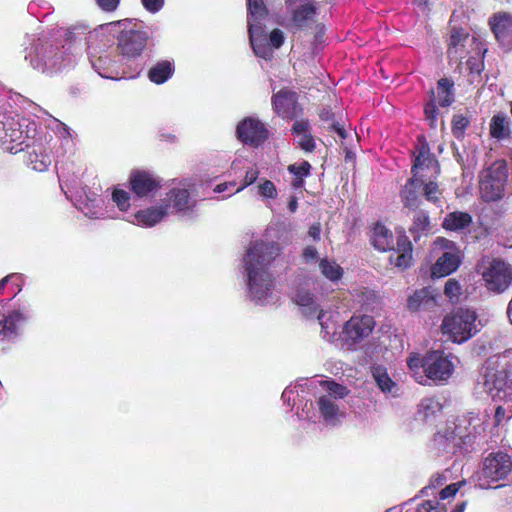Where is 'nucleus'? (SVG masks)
<instances>
[{
  "label": "nucleus",
  "mask_w": 512,
  "mask_h": 512,
  "mask_svg": "<svg viewBox=\"0 0 512 512\" xmlns=\"http://www.w3.org/2000/svg\"><path fill=\"white\" fill-rule=\"evenodd\" d=\"M477 314L468 308H459L447 315L442 322V332L455 343H463L479 331Z\"/></svg>",
  "instance_id": "6e6552de"
},
{
  "label": "nucleus",
  "mask_w": 512,
  "mask_h": 512,
  "mask_svg": "<svg viewBox=\"0 0 512 512\" xmlns=\"http://www.w3.org/2000/svg\"><path fill=\"white\" fill-rule=\"evenodd\" d=\"M130 184L133 192L142 197L157 188L158 183L153 176L145 171H135L130 176Z\"/></svg>",
  "instance_id": "bb28decb"
},
{
  "label": "nucleus",
  "mask_w": 512,
  "mask_h": 512,
  "mask_svg": "<svg viewBox=\"0 0 512 512\" xmlns=\"http://www.w3.org/2000/svg\"><path fill=\"white\" fill-rule=\"evenodd\" d=\"M414 224H429V217L423 211L418 212L415 215Z\"/></svg>",
  "instance_id": "338daca9"
},
{
  "label": "nucleus",
  "mask_w": 512,
  "mask_h": 512,
  "mask_svg": "<svg viewBox=\"0 0 512 512\" xmlns=\"http://www.w3.org/2000/svg\"><path fill=\"white\" fill-rule=\"evenodd\" d=\"M21 278H22V276L17 273H11V274L5 276L4 278H2L0 280V294L3 293L7 284L12 283V284L16 285L18 288L17 292L13 296V297H15L21 291V285L19 284V281L21 280Z\"/></svg>",
  "instance_id": "3c124183"
},
{
  "label": "nucleus",
  "mask_w": 512,
  "mask_h": 512,
  "mask_svg": "<svg viewBox=\"0 0 512 512\" xmlns=\"http://www.w3.org/2000/svg\"><path fill=\"white\" fill-rule=\"evenodd\" d=\"M485 287L493 293H502L512 283V267L500 259L484 258L478 264Z\"/></svg>",
  "instance_id": "9d476101"
},
{
  "label": "nucleus",
  "mask_w": 512,
  "mask_h": 512,
  "mask_svg": "<svg viewBox=\"0 0 512 512\" xmlns=\"http://www.w3.org/2000/svg\"><path fill=\"white\" fill-rule=\"evenodd\" d=\"M318 267L321 274L332 283L339 282L343 277V268L334 260H330L327 257L320 259Z\"/></svg>",
  "instance_id": "473e14b6"
},
{
  "label": "nucleus",
  "mask_w": 512,
  "mask_h": 512,
  "mask_svg": "<svg viewBox=\"0 0 512 512\" xmlns=\"http://www.w3.org/2000/svg\"><path fill=\"white\" fill-rule=\"evenodd\" d=\"M417 512H446V507L437 500H427L417 506Z\"/></svg>",
  "instance_id": "8fccbe9b"
},
{
  "label": "nucleus",
  "mask_w": 512,
  "mask_h": 512,
  "mask_svg": "<svg viewBox=\"0 0 512 512\" xmlns=\"http://www.w3.org/2000/svg\"><path fill=\"white\" fill-rule=\"evenodd\" d=\"M272 104L279 116L291 119L296 115L297 94L293 91L282 89L273 96Z\"/></svg>",
  "instance_id": "412c9836"
},
{
  "label": "nucleus",
  "mask_w": 512,
  "mask_h": 512,
  "mask_svg": "<svg viewBox=\"0 0 512 512\" xmlns=\"http://www.w3.org/2000/svg\"><path fill=\"white\" fill-rule=\"evenodd\" d=\"M480 194L484 201H496L500 199L504 192V185L501 184V180L495 181L488 179L480 175Z\"/></svg>",
  "instance_id": "c85d7f7f"
},
{
  "label": "nucleus",
  "mask_w": 512,
  "mask_h": 512,
  "mask_svg": "<svg viewBox=\"0 0 512 512\" xmlns=\"http://www.w3.org/2000/svg\"><path fill=\"white\" fill-rule=\"evenodd\" d=\"M331 128L340 136V138L345 139L347 137V131L339 123H333Z\"/></svg>",
  "instance_id": "774afa93"
},
{
  "label": "nucleus",
  "mask_w": 512,
  "mask_h": 512,
  "mask_svg": "<svg viewBox=\"0 0 512 512\" xmlns=\"http://www.w3.org/2000/svg\"><path fill=\"white\" fill-rule=\"evenodd\" d=\"M412 502H413V500L403 503L401 505L393 506V507L387 509L385 512H410L409 506L411 505Z\"/></svg>",
  "instance_id": "69168bd1"
},
{
  "label": "nucleus",
  "mask_w": 512,
  "mask_h": 512,
  "mask_svg": "<svg viewBox=\"0 0 512 512\" xmlns=\"http://www.w3.org/2000/svg\"><path fill=\"white\" fill-rule=\"evenodd\" d=\"M511 474L512 455L498 451L485 459L479 476V486L487 489L490 487V483L507 479Z\"/></svg>",
  "instance_id": "9b49d317"
},
{
  "label": "nucleus",
  "mask_w": 512,
  "mask_h": 512,
  "mask_svg": "<svg viewBox=\"0 0 512 512\" xmlns=\"http://www.w3.org/2000/svg\"><path fill=\"white\" fill-rule=\"evenodd\" d=\"M290 18L287 27L292 31H302L312 27L316 22L318 8L313 1L305 2L288 11Z\"/></svg>",
  "instance_id": "6ab92c4d"
},
{
  "label": "nucleus",
  "mask_w": 512,
  "mask_h": 512,
  "mask_svg": "<svg viewBox=\"0 0 512 512\" xmlns=\"http://www.w3.org/2000/svg\"><path fill=\"white\" fill-rule=\"evenodd\" d=\"M372 376L382 392L394 394L396 383L389 377L386 368L383 366L372 367Z\"/></svg>",
  "instance_id": "c9c22d12"
},
{
  "label": "nucleus",
  "mask_w": 512,
  "mask_h": 512,
  "mask_svg": "<svg viewBox=\"0 0 512 512\" xmlns=\"http://www.w3.org/2000/svg\"><path fill=\"white\" fill-rule=\"evenodd\" d=\"M431 178L432 177L423 182V186L421 188L422 196H424L426 200L430 202L437 203L439 201L441 191L437 182L433 181Z\"/></svg>",
  "instance_id": "a19ab883"
},
{
  "label": "nucleus",
  "mask_w": 512,
  "mask_h": 512,
  "mask_svg": "<svg viewBox=\"0 0 512 512\" xmlns=\"http://www.w3.org/2000/svg\"><path fill=\"white\" fill-rule=\"evenodd\" d=\"M298 145L306 152H312L315 148V142L311 135L303 134L298 139Z\"/></svg>",
  "instance_id": "864d4df0"
},
{
  "label": "nucleus",
  "mask_w": 512,
  "mask_h": 512,
  "mask_svg": "<svg viewBox=\"0 0 512 512\" xmlns=\"http://www.w3.org/2000/svg\"><path fill=\"white\" fill-rule=\"evenodd\" d=\"M424 113H425L426 120L429 122V126L431 128H436L437 127L438 109L436 107L434 98H431V100L425 105Z\"/></svg>",
  "instance_id": "de8ad7c7"
},
{
  "label": "nucleus",
  "mask_w": 512,
  "mask_h": 512,
  "mask_svg": "<svg viewBox=\"0 0 512 512\" xmlns=\"http://www.w3.org/2000/svg\"><path fill=\"white\" fill-rule=\"evenodd\" d=\"M105 26L107 28L117 27L119 29L117 50L124 59L132 60L142 54L147 44L148 35L145 31L138 29L136 23H132V20L124 19L108 23Z\"/></svg>",
  "instance_id": "423d86ee"
},
{
  "label": "nucleus",
  "mask_w": 512,
  "mask_h": 512,
  "mask_svg": "<svg viewBox=\"0 0 512 512\" xmlns=\"http://www.w3.org/2000/svg\"><path fill=\"white\" fill-rule=\"evenodd\" d=\"M258 175H259V171L256 168L249 169L245 174L244 184L241 187L237 188L235 190V192H238V191L242 190L243 188L253 184L257 180Z\"/></svg>",
  "instance_id": "13d9d810"
},
{
  "label": "nucleus",
  "mask_w": 512,
  "mask_h": 512,
  "mask_svg": "<svg viewBox=\"0 0 512 512\" xmlns=\"http://www.w3.org/2000/svg\"><path fill=\"white\" fill-rule=\"evenodd\" d=\"M311 165L307 161L299 164L289 165L288 171L295 176L292 182L294 188H301L304 184V177L310 174Z\"/></svg>",
  "instance_id": "58836bf2"
},
{
  "label": "nucleus",
  "mask_w": 512,
  "mask_h": 512,
  "mask_svg": "<svg viewBox=\"0 0 512 512\" xmlns=\"http://www.w3.org/2000/svg\"><path fill=\"white\" fill-rule=\"evenodd\" d=\"M302 259L306 264H315L320 261L318 251L313 246H306L303 249Z\"/></svg>",
  "instance_id": "603ef678"
},
{
  "label": "nucleus",
  "mask_w": 512,
  "mask_h": 512,
  "mask_svg": "<svg viewBox=\"0 0 512 512\" xmlns=\"http://www.w3.org/2000/svg\"><path fill=\"white\" fill-rule=\"evenodd\" d=\"M472 223V217L465 212H451L449 213L442 224H471Z\"/></svg>",
  "instance_id": "49530a36"
},
{
  "label": "nucleus",
  "mask_w": 512,
  "mask_h": 512,
  "mask_svg": "<svg viewBox=\"0 0 512 512\" xmlns=\"http://www.w3.org/2000/svg\"><path fill=\"white\" fill-rule=\"evenodd\" d=\"M321 386L325 393L319 396L317 400L318 411L327 424L335 426L345 416V412L339 406L338 401L345 398L349 390L334 381H321Z\"/></svg>",
  "instance_id": "1a4fd4ad"
},
{
  "label": "nucleus",
  "mask_w": 512,
  "mask_h": 512,
  "mask_svg": "<svg viewBox=\"0 0 512 512\" xmlns=\"http://www.w3.org/2000/svg\"><path fill=\"white\" fill-rule=\"evenodd\" d=\"M258 193L268 199H274L277 196V190L274 183L270 180H265L258 185Z\"/></svg>",
  "instance_id": "09e8293b"
},
{
  "label": "nucleus",
  "mask_w": 512,
  "mask_h": 512,
  "mask_svg": "<svg viewBox=\"0 0 512 512\" xmlns=\"http://www.w3.org/2000/svg\"><path fill=\"white\" fill-rule=\"evenodd\" d=\"M489 26L495 39L506 50L512 49V14L496 12L489 18Z\"/></svg>",
  "instance_id": "a211bd4d"
},
{
  "label": "nucleus",
  "mask_w": 512,
  "mask_h": 512,
  "mask_svg": "<svg viewBox=\"0 0 512 512\" xmlns=\"http://www.w3.org/2000/svg\"><path fill=\"white\" fill-rule=\"evenodd\" d=\"M411 172L412 177L406 182L400 196L404 207L415 209L422 201L423 182L439 174V165L437 160L423 147L414 159Z\"/></svg>",
  "instance_id": "7ed1b4c3"
},
{
  "label": "nucleus",
  "mask_w": 512,
  "mask_h": 512,
  "mask_svg": "<svg viewBox=\"0 0 512 512\" xmlns=\"http://www.w3.org/2000/svg\"><path fill=\"white\" fill-rule=\"evenodd\" d=\"M309 286L310 284L306 280H295L291 297L292 301L298 306L301 314L305 318L314 319L315 315L318 314L322 308L317 298L311 293Z\"/></svg>",
  "instance_id": "4468645a"
},
{
  "label": "nucleus",
  "mask_w": 512,
  "mask_h": 512,
  "mask_svg": "<svg viewBox=\"0 0 512 512\" xmlns=\"http://www.w3.org/2000/svg\"><path fill=\"white\" fill-rule=\"evenodd\" d=\"M29 318L27 305L19 306L8 312L0 320V342L12 341L20 334V329Z\"/></svg>",
  "instance_id": "dca6fc26"
},
{
  "label": "nucleus",
  "mask_w": 512,
  "mask_h": 512,
  "mask_svg": "<svg viewBox=\"0 0 512 512\" xmlns=\"http://www.w3.org/2000/svg\"><path fill=\"white\" fill-rule=\"evenodd\" d=\"M480 387L495 402L500 403L495 409V424L501 425L504 421L509 420L512 417V387L507 384L506 372L497 371L486 366L482 381L477 384V388Z\"/></svg>",
  "instance_id": "20e7f679"
},
{
  "label": "nucleus",
  "mask_w": 512,
  "mask_h": 512,
  "mask_svg": "<svg viewBox=\"0 0 512 512\" xmlns=\"http://www.w3.org/2000/svg\"><path fill=\"white\" fill-rule=\"evenodd\" d=\"M174 66L172 62L163 60L153 65L148 72V77L155 84H163L172 77Z\"/></svg>",
  "instance_id": "7c9ffc66"
},
{
  "label": "nucleus",
  "mask_w": 512,
  "mask_h": 512,
  "mask_svg": "<svg viewBox=\"0 0 512 512\" xmlns=\"http://www.w3.org/2000/svg\"><path fill=\"white\" fill-rule=\"evenodd\" d=\"M98 6L106 12H112L117 9L120 0H96Z\"/></svg>",
  "instance_id": "680f3d73"
},
{
  "label": "nucleus",
  "mask_w": 512,
  "mask_h": 512,
  "mask_svg": "<svg viewBox=\"0 0 512 512\" xmlns=\"http://www.w3.org/2000/svg\"><path fill=\"white\" fill-rule=\"evenodd\" d=\"M248 6V33L251 46L256 56L270 59L272 49L267 43V35L261 20L268 14L263 0H247Z\"/></svg>",
  "instance_id": "0eeeda50"
},
{
  "label": "nucleus",
  "mask_w": 512,
  "mask_h": 512,
  "mask_svg": "<svg viewBox=\"0 0 512 512\" xmlns=\"http://www.w3.org/2000/svg\"><path fill=\"white\" fill-rule=\"evenodd\" d=\"M297 388H298V385H294V386L290 385L284 389L281 398H282L283 402L286 403L288 406H291L294 404L295 399L292 398V396L295 392H297Z\"/></svg>",
  "instance_id": "bf43d9fd"
},
{
  "label": "nucleus",
  "mask_w": 512,
  "mask_h": 512,
  "mask_svg": "<svg viewBox=\"0 0 512 512\" xmlns=\"http://www.w3.org/2000/svg\"><path fill=\"white\" fill-rule=\"evenodd\" d=\"M442 413V404L435 397H427L420 401L415 420L423 424H433Z\"/></svg>",
  "instance_id": "393cba45"
},
{
  "label": "nucleus",
  "mask_w": 512,
  "mask_h": 512,
  "mask_svg": "<svg viewBox=\"0 0 512 512\" xmlns=\"http://www.w3.org/2000/svg\"><path fill=\"white\" fill-rule=\"evenodd\" d=\"M396 245V249L389 250L391 252L388 258L389 264L399 271H403L412 264V244L406 235L398 232Z\"/></svg>",
  "instance_id": "aec40b11"
},
{
  "label": "nucleus",
  "mask_w": 512,
  "mask_h": 512,
  "mask_svg": "<svg viewBox=\"0 0 512 512\" xmlns=\"http://www.w3.org/2000/svg\"><path fill=\"white\" fill-rule=\"evenodd\" d=\"M169 204L164 199L154 206L139 210L135 217L142 224H157L164 221L168 215H171Z\"/></svg>",
  "instance_id": "a878e982"
},
{
  "label": "nucleus",
  "mask_w": 512,
  "mask_h": 512,
  "mask_svg": "<svg viewBox=\"0 0 512 512\" xmlns=\"http://www.w3.org/2000/svg\"><path fill=\"white\" fill-rule=\"evenodd\" d=\"M406 362L414 380L421 385H426V355L421 357L419 353L412 352Z\"/></svg>",
  "instance_id": "cd10ccee"
},
{
  "label": "nucleus",
  "mask_w": 512,
  "mask_h": 512,
  "mask_svg": "<svg viewBox=\"0 0 512 512\" xmlns=\"http://www.w3.org/2000/svg\"><path fill=\"white\" fill-rule=\"evenodd\" d=\"M29 164L31 165L33 170L42 172L47 170V168L51 165V158L47 155H30Z\"/></svg>",
  "instance_id": "a18cd8bd"
},
{
  "label": "nucleus",
  "mask_w": 512,
  "mask_h": 512,
  "mask_svg": "<svg viewBox=\"0 0 512 512\" xmlns=\"http://www.w3.org/2000/svg\"><path fill=\"white\" fill-rule=\"evenodd\" d=\"M470 124L468 117L463 114H455L452 118V133L457 139H462Z\"/></svg>",
  "instance_id": "79ce46f5"
},
{
  "label": "nucleus",
  "mask_w": 512,
  "mask_h": 512,
  "mask_svg": "<svg viewBox=\"0 0 512 512\" xmlns=\"http://www.w3.org/2000/svg\"><path fill=\"white\" fill-rule=\"evenodd\" d=\"M112 199L121 211H127L130 207V194L123 189H114Z\"/></svg>",
  "instance_id": "37998d69"
},
{
  "label": "nucleus",
  "mask_w": 512,
  "mask_h": 512,
  "mask_svg": "<svg viewBox=\"0 0 512 512\" xmlns=\"http://www.w3.org/2000/svg\"><path fill=\"white\" fill-rule=\"evenodd\" d=\"M398 232L404 235L401 229L396 228L395 232H392L387 226H373L371 232V242L373 246L379 251H388L396 249V241Z\"/></svg>",
  "instance_id": "b1692460"
},
{
  "label": "nucleus",
  "mask_w": 512,
  "mask_h": 512,
  "mask_svg": "<svg viewBox=\"0 0 512 512\" xmlns=\"http://www.w3.org/2000/svg\"><path fill=\"white\" fill-rule=\"evenodd\" d=\"M54 121L56 123V131L60 137H62L64 139H68V138L72 137L71 130L66 124L62 123L61 121H59L57 119H54Z\"/></svg>",
  "instance_id": "e2e57ef3"
},
{
  "label": "nucleus",
  "mask_w": 512,
  "mask_h": 512,
  "mask_svg": "<svg viewBox=\"0 0 512 512\" xmlns=\"http://www.w3.org/2000/svg\"><path fill=\"white\" fill-rule=\"evenodd\" d=\"M308 122L306 121H296L293 126L292 130L293 132L298 136H302L303 134H307L308 131Z\"/></svg>",
  "instance_id": "0e129e2a"
},
{
  "label": "nucleus",
  "mask_w": 512,
  "mask_h": 512,
  "mask_svg": "<svg viewBox=\"0 0 512 512\" xmlns=\"http://www.w3.org/2000/svg\"><path fill=\"white\" fill-rule=\"evenodd\" d=\"M481 176L488 179H493L495 181L501 180V184L505 185L507 179L506 164L503 161H497L494 164H492L489 168L482 171Z\"/></svg>",
  "instance_id": "ea45409f"
},
{
  "label": "nucleus",
  "mask_w": 512,
  "mask_h": 512,
  "mask_svg": "<svg viewBox=\"0 0 512 512\" xmlns=\"http://www.w3.org/2000/svg\"><path fill=\"white\" fill-rule=\"evenodd\" d=\"M144 8L150 13H157L164 6V0H141Z\"/></svg>",
  "instance_id": "6e6d98bb"
},
{
  "label": "nucleus",
  "mask_w": 512,
  "mask_h": 512,
  "mask_svg": "<svg viewBox=\"0 0 512 512\" xmlns=\"http://www.w3.org/2000/svg\"><path fill=\"white\" fill-rule=\"evenodd\" d=\"M464 482H458V483H452L448 486H446L444 489H442L440 491V498L442 500H445V499H448L450 497H453L455 496V494L458 492L460 486L463 484Z\"/></svg>",
  "instance_id": "4d7b16f0"
},
{
  "label": "nucleus",
  "mask_w": 512,
  "mask_h": 512,
  "mask_svg": "<svg viewBox=\"0 0 512 512\" xmlns=\"http://www.w3.org/2000/svg\"><path fill=\"white\" fill-rule=\"evenodd\" d=\"M280 246L263 239L250 243L243 257V276L250 299L258 305L274 304L278 296L274 291L275 277L270 267L280 255Z\"/></svg>",
  "instance_id": "f257e3e1"
},
{
  "label": "nucleus",
  "mask_w": 512,
  "mask_h": 512,
  "mask_svg": "<svg viewBox=\"0 0 512 512\" xmlns=\"http://www.w3.org/2000/svg\"><path fill=\"white\" fill-rule=\"evenodd\" d=\"M462 262L461 253L458 250L446 251L440 256L431 268L433 277L441 278L455 272Z\"/></svg>",
  "instance_id": "4be33fe9"
},
{
  "label": "nucleus",
  "mask_w": 512,
  "mask_h": 512,
  "mask_svg": "<svg viewBox=\"0 0 512 512\" xmlns=\"http://www.w3.org/2000/svg\"><path fill=\"white\" fill-rule=\"evenodd\" d=\"M435 301L430 295V292L426 289H420L415 291L409 298L407 306L411 311H418L434 305Z\"/></svg>",
  "instance_id": "f704fd0d"
},
{
  "label": "nucleus",
  "mask_w": 512,
  "mask_h": 512,
  "mask_svg": "<svg viewBox=\"0 0 512 512\" xmlns=\"http://www.w3.org/2000/svg\"><path fill=\"white\" fill-rule=\"evenodd\" d=\"M488 415L469 412L454 422H448L445 428L433 438V448L439 454L455 453L463 445L471 443L472 439L485 431Z\"/></svg>",
  "instance_id": "f03ea898"
},
{
  "label": "nucleus",
  "mask_w": 512,
  "mask_h": 512,
  "mask_svg": "<svg viewBox=\"0 0 512 512\" xmlns=\"http://www.w3.org/2000/svg\"><path fill=\"white\" fill-rule=\"evenodd\" d=\"M458 359L453 354L433 350L426 353V385L429 381L445 384L454 373Z\"/></svg>",
  "instance_id": "f8f14e48"
},
{
  "label": "nucleus",
  "mask_w": 512,
  "mask_h": 512,
  "mask_svg": "<svg viewBox=\"0 0 512 512\" xmlns=\"http://www.w3.org/2000/svg\"><path fill=\"white\" fill-rule=\"evenodd\" d=\"M454 83L448 78H441L438 81V103L442 107H448L454 102Z\"/></svg>",
  "instance_id": "e433bc0d"
},
{
  "label": "nucleus",
  "mask_w": 512,
  "mask_h": 512,
  "mask_svg": "<svg viewBox=\"0 0 512 512\" xmlns=\"http://www.w3.org/2000/svg\"><path fill=\"white\" fill-rule=\"evenodd\" d=\"M93 69L103 78L118 79V72L113 71L114 61L109 55H101L91 58Z\"/></svg>",
  "instance_id": "72a5a7b5"
},
{
  "label": "nucleus",
  "mask_w": 512,
  "mask_h": 512,
  "mask_svg": "<svg viewBox=\"0 0 512 512\" xmlns=\"http://www.w3.org/2000/svg\"><path fill=\"white\" fill-rule=\"evenodd\" d=\"M480 45L477 38L470 36L465 29L453 26L448 40L447 56L451 62L458 63L473 51L480 54Z\"/></svg>",
  "instance_id": "ddd939ff"
},
{
  "label": "nucleus",
  "mask_w": 512,
  "mask_h": 512,
  "mask_svg": "<svg viewBox=\"0 0 512 512\" xmlns=\"http://www.w3.org/2000/svg\"><path fill=\"white\" fill-rule=\"evenodd\" d=\"M270 45L273 48H280L284 43V34L280 29H274L269 35Z\"/></svg>",
  "instance_id": "5fc2aeb1"
},
{
  "label": "nucleus",
  "mask_w": 512,
  "mask_h": 512,
  "mask_svg": "<svg viewBox=\"0 0 512 512\" xmlns=\"http://www.w3.org/2000/svg\"><path fill=\"white\" fill-rule=\"evenodd\" d=\"M101 203L102 200L93 193L91 196L86 195L85 198L79 196V199L76 200L75 206L85 216L89 218H98L101 214Z\"/></svg>",
  "instance_id": "c756f323"
},
{
  "label": "nucleus",
  "mask_w": 512,
  "mask_h": 512,
  "mask_svg": "<svg viewBox=\"0 0 512 512\" xmlns=\"http://www.w3.org/2000/svg\"><path fill=\"white\" fill-rule=\"evenodd\" d=\"M444 294L451 300L457 301L462 294V287L455 279H448L444 286Z\"/></svg>",
  "instance_id": "c03bdc74"
},
{
  "label": "nucleus",
  "mask_w": 512,
  "mask_h": 512,
  "mask_svg": "<svg viewBox=\"0 0 512 512\" xmlns=\"http://www.w3.org/2000/svg\"><path fill=\"white\" fill-rule=\"evenodd\" d=\"M164 201L169 204L171 214H186L195 206V201L190 197L188 190L183 188L171 189Z\"/></svg>",
  "instance_id": "5701e85b"
},
{
  "label": "nucleus",
  "mask_w": 512,
  "mask_h": 512,
  "mask_svg": "<svg viewBox=\"0 0 512 512\" xmlns=\"http://www.w3.org/2000/svg\"><path fill=\"white\" fill-rule=\"evenodd\" d=\"M467 66H468L471 74L479 75L481 73V71L483 70L484 64L479 59H477L475 57H470L467 60Z\"/></svg>",
  "instance_id": "052dcab7"
},
{
  "label": "nucleus",
  "mask_w": 512,
  "mask_h": 512,
  "mask_svg": "<svg viewBox=\"0 0 512 512\" xmlns=\"http://www.w3.org/2000/svg\"><path fill=\"white\" fill-rule=\"evenodd\" d=\"M236 134L242 143L257 147L267 139L268 130L258 119L247 117L237 125Z\"/></svg>",
  "instance_id": "f3484780"
},
{
  "label": "nucleus",
  "mask_w": 512,
  "mask_h": 512,
  "mask_svg": "<svg viewBox=\"0 0 512 512\" xmlns=\"http://www.w3.org/2000/svg\"><path fill=\"white\" fill-rule=\"evenodd\" d=\"M510 122L505 115H495L490 123V133L496 139H504L509 134Z\"/></svg>",
  "instance_id": "4c0bfd02"
},
{
  "label": "nucleus",
  "mask_w": 512,
  "mask_h": 512,
  "mask_svg": "<svg viewBox=\"0 0 512 512\" xmlns=\"http://www.w3.org/2000/svg\"><path fill=\"white\" fill-rule=\"evenodd\" d=\"M375 321L369 315L353 316L343 326L342 338L350 346L367 338L373 331Z\"/></svg>",
  "instance_id": "2eb2a0df"
},
{
  "label": "nucleus",
  "mask_w": 512,
  "mask_h": 512,
  "mask_svg": "<svg viewBox=\"0 0 512 512\" xmlns=\"http://www.w3.org/2000/svg\"><path fill=\"white\" fill-rule=\"evenodd\" d=\"M314 319L319 322L322 338L328 342L333 341L337 332V323L333 319V314L322 309Z\"/></svg>",
  "instance_id": "2f4dec72"
},
{
  "label": "nucleus",
  "mask_w": 512,
  "mask_h": 512,
  "mask_svg": "<svg viewBox=\"0 0 512 512\" xmlns=\"http://www.w3.org/2000/svg\"><path fill=\"white\" fill-rule=\"evenodd\" d=\"M65 50L45 39H38L32 44L25 56L31 66L42 73L60 70L72 63L70 57L65 56Z\"/></svg>",
  "instance_id": "39448f33"
}]
</instances>
